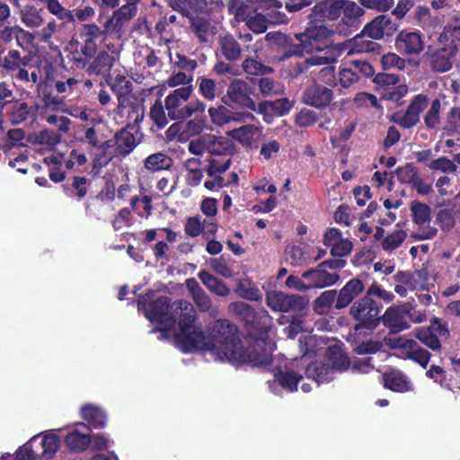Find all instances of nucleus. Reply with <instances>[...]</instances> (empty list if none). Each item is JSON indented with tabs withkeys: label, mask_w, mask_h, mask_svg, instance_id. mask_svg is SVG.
Instances as JSON below:
<instances>
[{
	"label": "nucleus",
	"mask_w": 460,
	"mask_h": 460,
	"mask_svg": "<svg viewBox=\"0 0 460 460\" xmlns=\"http://www.w3.org/2000/svg\"><path fill=\"white\" fill-rule=\"evenodd\" d=\"M34 57L31 53L22 56L16 49H11L1 62L5 73L14 81L22 84H37V92L45 107L58 109L63 98L53 94L52 88L46 81H40V70L32 64Z\"/></svg>",
	"instance_id": "nucleus-1"
},
{
	"label": "nucleus",
	"mask_w": 460,
	"mask_h": 460,
	"mask_svg": "<svg viewBox=\"0 0 460 460\" xmlns=\"http://www.w3.org/2000/svg\"><path fill=\"white\" fill-rule=\"evenodd\" d=\"M270 317L268 312L260 309L255 314L253 321L246 324L248 332L247 351L248 365L252 367L268 366L272 362V342L269 339Z\"/></svg>",
	"instance_id": "nucleus-2"
},
{
	"label": "nucleus",
	"mask_w": 460,
	"mask_h": 460,
	"mask_svg": "<svg viewBox=\"0 0 460 460\" xmlns=\"http://www.w3.org/2000/svg\"><path fill=\"white\" fill-rule=\"evenodd\" d=\"M208 342L213 346L212 352L222 351L229 360L248 365L249 354L243 349L234 323L227 319L215 321L208 329Z\"/></svg>",
	"instance_id": "nucleus-3"
},
{
	"label": "nucleus",
	"mask_w": 460,
	"mask_h": 460,
	"mask_svg": "<svg viewBox=\"0 0 460 460\" xmlns=\"http://www.w3.org/2000/svg\"><path fill=\"white\" fill-rule=\"evenodd\" d=\"M266 304L272 311L292 313L290 326L302 330L303 318L309 312V298L306 296L272 290L267 292Z\"/></svg>",
	"instance_id": "nucleus-4"
},
{
	"label": "nucleus",
	"mask_w": 460,
	"mask_h": 460,
	"mask_svg": "<svg viewBox=\"0 0 460 460\" xmlns=\"http://www.w3.org/2000/svg\"><path fill=\"white\" fill-rule=\"evenodd\" d=\"M170 6L189 19L191 32L200 43H208V37L216 34V27L208 19L194 15L207 6L206 0H170Z\"/></svg>",
	"instance_id": "nucleus-5"
},
{
	"label": "nucleus",
	"mask_w": 460,
	"mask_h": 460,
	"mask_svg": "<svg viewBox=\"0 0 460 460\" xmlns=\"http://www.w3.org/2000/svg\"><path fill=\"white\" fill-rule=\"evenodd\" d=\"M365 283L358 277L349 279L340 290L323 291L314 301L315 312L323 309H331L334 305L336 310L348 307L357 297L364 293Z\"/></svg>",
	"instance_id": "nucleus-6"
},
{
	"label": "nucleus",
	"mask_w": 460,
	"mask_h": 460,
	"mask_svg": "<svg viewBox=\"0 0 460 460\" xmlns=\"http://www.w3.org/2000/svg\"><path fill=\"white\" fill-rule=\"evenodd\" d=\"M155 291L150 289L137 297V309L143 311L145 316L151 322L164 325V329L159 331H169L173 328L174 320L171 318L174 302L171 303L170 297L161 296L155 298Z\"/></svg>",
	"instance_id": "nucleus-7"
},
{
	"label": "nucleus",
	"mask_w": 460,
	"mask_h": 460,
	"mask_svg": "<svg viewBox=\"0 0 460 460\" xmlns=\"http://www.w3.org/2000/svg\"><path fill=\"white\" fill-rule=\"evenodd\" d=\"M349 305V315L356 322V332L373 331L380 324L383 305H378L376 300L364 295L357 297Z\"/></svg>",
	"instance_id": "nucleus-8"
},
{
	"label": "nucleus",
	"mask_w": 460,
	"mask_h": 460,
	"mask_svg": "<svg viewBox=\"0 0 460 460\" xmlns=\"http://www.w3.org/2000/svg\"><path fill=\"white\" fill-rule=\"evenodd\" d=\"M255 95L251 79L245 81L234 78L227 87L226 94L222 97V102L229 107L236 105L256 111L258 104L254 101Z\"/></svg>",
	"instance_id": "nucleus-9"
},
{
	"label": "nucleus",
	"mask_w": 460,
	"mask_h": 460,
	"mask_svg": "<svg viewBox=\"0 0 460 460\" xmlns=\"http://www.w3.org/2000/svg\"><path fill=\"white\" fill-rule=\"evenodd\" d=\"M429 98L423 93L415 95L405 111H398L394 112L389 121L399 125L403 128H412L420 120V113L428 107Z\"/></svg>",
	"instance_id": "nucleus-10"
},
{
	"label": "nucleus",
	"mask_w": 460,
	"mask_h": 460,
	"mask_svg": "<svg viewBox=\"0 0 460 460\" xmlns=\"http://www.w3.org/2000/svg\"><path fill=\"white\" fill-rule=\"evenodd\" d=\"M174 341L176 346L183 352L190 353L194 350H211L213 347L201 326L178 331Z\"/></svg>",
	"instance_id": "nucleus-11"
},
{
	"label": "nucleus",
	"mask_w": 460,
	"mask_h": 460,
	"mask_svg": "<svg viewBox=\"0 0 460 460\" xmlns=\"http://www.w3.org/2000/svg\"><path fill=\"white\" fill-rule=\"evenodd\" d=\"M295 38L303 42L305 53L321 52L331 45L332 31L319 25L306 28L303 33H295Z\"/></svg>",
	"instance_id": "nucleus-12"
},
{
	"label": "nucleus",
	"mask_w": 460,
	"mask_h": 460,
	"mask_svg": "<svg viewBox=\"0 0 460 460\" xmlns=\"http://www.w3.org/2000/svg\"><path fill=\"white\" fill-rule=\"evenodd\" d=\"M193 93L192 85L173 90L164 99V107L171 120L183 121L187 119V102Z\"/></svg>",
	"instance_id": "nucleus-13"
},
{
	"label": "nucleus",
	"mask_w": 460,
	"mask_h": 460,
	"mask_svg": "<svg viewBox=\"0 0 460 460\" xmlns=\"http://www.w3.org/2000/svg\"><path fill=\"white\" fill-rule=\"evenodd\" d=\"M456 53L445 45L438 49L429 46L422 58L433 71L442 73L451 69Z\"/></svg>",
	"instance_id": "nucleus-14"
},
{
	"label": "nucleus",
	"mask_w": 460,
	"mask_h": 460,
	"mask_svg": "<svg viewBox=\"0 0 460 460\" xmlns=\"http://www.w3.org/2000/svg\"><path fill=\"white\" fill-rule=\"evenodd\" d=\"M116 146V157L125 158L141 143L143 134L136 132L131 125H125L114 134Z\"/></svg>",
	"instance_id": "nucleus-15"
},
{
	"label": "nucleus",
	"mask_w": 460,
	"mask_h": 460,
	"mask_svg": "<svg viewBox=\"0 0 460 460\" xmlns=\"http://www.w3.org/2000/svg\"><path fill=\"white\" fill-rule=\"evenodd\" d=\"M394 47L402 55L417 56L424 49V40L420 31L402 30L395 37Z\"/></svg>",
	"instance_id": "nucleus-16"
},
{
	"label": "nucleus",
	"mask_w": 460,
	"mask_h": 460,
	"mask_svg": "<svg viewBox=\"0 0 460 460\" xmlns=\"http://www.w3.org/2000/svg\"><path fill=\"white\" fill-rule=\"evenodd\" d=\"M278 61H284L292 57H301L305 53L303 42L297 41L294 36L279 32L274 37Z\"/></svg>",
	"instance_id": "nucleus-17"
},
{
	"label": "nucleus",
	"mask_w": 460,
	"mask_h": 460,
	"mask_svg": "<svg viewBox=\"0 0 460 460\" xmlns=\"http://www.w3.org/2000/svg\"><path fill=\"white\" fill-rule=\"evenodd\" d=\"M115 112L120 118L126 119V125H131L132 128H136V132L139 133V124L144 119L145 110L144 105L137 97L118 104Z\"/></svg>",
	"instance_id": "nucleus-18"
},
{
	"label": "nucleus",
	"mask_w": 460,
	"mask_h": 460,
	"mask_svg": "<svg viewBox=\"0 0 460 460\" xmlns=\"http://www.w3.org/2000/svg\"><path fill=\"white\" fill-rule=\"evenodd\" d=\"M39 105H29L22 100H15L9 105L6 116L13 125H19L31 119L35 121L38 117Z\"/></svg>",
	"instance_id": "nucleus-19"
},
{
	"label": "nucleus",
	"mask_w": 460,
	"mask_h": 460,
	"mask_svg": "<svg viewBox=\"0 0 460 460\" xmlns=\"http://www.w3.org/2000/svg\"><path fill=\"white\" fill-rule=\"evenodd\" d=\"M172 314L171 318L174 320L173 327L178 323L179 331L200 326V324L195 323L196 311L194 306L186 300L175 301Z\"/></svg>",
	"instance_id": "nucleus-20"
},
{
	"label": "nucleus",
	"mask_w": 460,
	"mask_h": 460,
	"mask_svg": "<svg viewBox=\"0 0 460 460\" xmlns=\"http://www.w3.org/2000/svg\"><path fill=\"white\" fill-rule=\"evenodd\" d=\"M302 278L308 281L311 288H323L336 284L340 279V274L330 272L327 268L321 267L319 263L315 268L302 273Z\"/></svg>",
	"instance_id": "nucleus-21"
},
{
	"label": "nucleus",
	"mask_w": 460,
	"mask_h": 460,
	"mask_svg": "<svg viewBox=\"0 0 460 460\" xmlns=\"http://www.w3.org/2000/svg\"><path fill=\"white\" fill-rule=\"evenodd\" d=\"M341 0H323L311 9L308 18L311 22L336 21L341 16Z\"/></svg>",
	"instance_id": "nucleus-22"
},
{
	"label": "nucleus",
	"mask_w": 460,
	"mask_h": 460,
	"mask_svg": "<svg viewBox=\"0 0 460 460\" xmlns=\"http://www.w3.org/2000/svg\"><path fill=\"white\" fill-rule=\"evenodd\" d=\"M333 98V92L331 88L321 84H314L308 87L303 95V101L305 104L323 109L327 107Z\"/></svg>",
	"instance_id": "nucleus-23"
},
{
	"label": "nucleus",
	"mask_w": 460,
	"mask_h": 460,
	"mask_svg": "<svg viewBox=\"0 0 460 460\" xmlns=\"http://www.w3.org/2000/svg\"><path fill=\"white\" fill-rule=\"evenodd\" d=\"M293 104L288 98H279L274 101H263L258 103L256 112L264 115V121L270 123L273 117L287 115Z\"/></svg>",
	"instance_id": "nucleus-24"
},
{
	"label": "nucleus",
	"mask_w": 460,
	"mask_h": 460,
	"mask_svg": "<svg viewBox=\"0 0 460 460\" xmlns=\"http://www.w3.org/2000/svg\"><path fill=\"white\" fill-rule=\"evenodd\" d=\"M217 52L228 62H236L242 58L243 48L230 32L220 33L217 37Z\"/></svg>",
	"instance_id": "nucleus-25"
},
{
	"label": "nucleus",
	"mask_w": 460,
	"mask_h": 460,
	"mask_svg": "<svg viewBox=\"0 0 460 460\" xmlns=\"http://www.w3.org/2000/svg\"><path fill=\"white\" fill-rule=\"evenodd\" d=\"M439 40L445 46L457 52L460 49V17L453 15L443 28Z\"/></svg>",
	"instance_id": "nucleus-26"
},
{
	"label": "nucleus",
	"mask_w": 460,
	"mask_h": 460,
	"mask_svg": "<svg viewBox=\"0 0 460 460\" xmlns=\"http://www.w3.org/2000/svg\"><path fill=\"white\" fill-rule=\"evenodd\" d=\"M380 323L389 329L390 333H398L410 327L402 312L394 306L388 307L385 314L380 315Z\"/></svg>",
	"instance_id": "nucleus-27"
},
{
	"label": "nucleus",
	"mask_w": 460,
	"mask_h": 460,
	"mask_svg": "<svg viewBox=\"0 0 460 460\" xmlns=\"http://www.w3.org/2000/svg\"><path fill=\"white\" fill-rule=\"evenodd\" d=\"M341 23L347 27L357 26L359 22V18L365 13L364 9L350 0H341Z\"/></svg>",
	"instance_id": "nucleus-28"
},
{
	"label": "nucleus",
	"mask_w": 460,
	"mask_h": 460,
	"mask_svg": "<svg viewBox=\"0 0 460 460\" xmlns=\"http://www.w3.org/2000/svg\"><path fill=\"white\" fill-rule=\"evenodd\" d=\"M305 374L307 378L315 381L318 385L328 383L334 376L332 367H329L325 360H316L310 363L305 368Z\"/></svg>",
	"instance_id": "nucleus-29"
},
{
	"label": "nucleus",
	"mask_w": 460,
	"mask_h": 460,
	"mask_svg": "<svg viewBox=\"0 0 460 460\" xmlns=\"http://www.w3.org/2000/svg\"><path fill=\"white\" fill-rule=\"evenodd\" d=\"M384 387L395 393H406L411 390V384L401 371L392 370L383 375Z\"/></svg>",
	"instance_id": "nucleus-30"
},
{
	"label": "nucleus",
	"mask_w": 460,
	"mask_h": 460,
	"mask_svg": "<svg viewBox=\"0 0 460 460\" xmlns=\"http://www.w3.org/2000/svg\"><path fill=\"white\" fill-rule=\"evenodd\" d=\"M325 362L332 367V371H344L349 368L350 360L348 355L338 346H330L325 353Z\"/></svg>",
	"instance_id": "nucleus-31"
},
{
	"label": "nucleus",
	"mask_w": 460,
	"mask_h": 460,
	"mask_svg": "<svg viewBox=\"0 0 460 460\" xmlns=\"http://www.w3.org/2000/svg\"><path fill=\"white\" fill-rule=\"evenodd\" d=\"M60 440L56 434H47L35 443L40 460H50L59 448Z\"/></svg>",
	"instance_id": "nucleus-32"
},
{
	"label": "nucleus",
	"mask_w": 460,
	"mask_h": 460,
	"mask_svg": "<svg viewBox=\"0 0 460 460\" xmlns=\"http://www.w3.org/2000/svg\"><path fill=\"white\" fill-rule=\"evenodd\" d=\"M89 180L84 176H73L68 178L66 182L62 185L63 190L69 198L83 199L88 191L87 183Z\"/></svg>",
	"instance_id": "nucleus-33"
},
{
	"label": "nucleus",
	"mask_w": 460,
	"mask_h": 460,
	"mask_svg": "<svg viewBox=\"0 0 460 460\" xmlns=\"http://www.w3.org/2000/svg\"><path fill=\"white\" fill-rule=\"evenodd\" d=\"M406 358L426 368L431 358V353L420 346L416 341H406L402 345Z\"/></svg>",
	"instance_id": "nucleus-34"
},
{
	"label": "nucleus",
	"mask_w": 460,
	"mask_h": 460,
	"mask_svg": "<svg viewBox=\"0 0 460 460\" xmlns=\"http://www.w3.org/2000/svg\"><path fill=\"white\" fill-rule=\"evenodd\" d=\"M115 58L106 50L100 51L87 68V72L98 75L109 74L114 65Z\"/></svg>",
	"instance_id": "nucleus-35"
},
{
	"label": "nucleus",
	"mask_w": 460,
	"mask_h": 460,
	"mask_svg": "<svg viewBox=\"0 0 460 460\" xmlns=\"http://www.w3.org/2000/svg\"><path fill=\"white\" fill-rule=\"evenodd\" d=\"M115 141V136L112 138L106 139L103 135V138L101 140V146L96 148L101 153L96 155L93 159L94 166H106L113 157H116L117 144Z\"/></svg>",
	"instance_id": "nucleus-36"
},
{
	"label": "nucleus",
	"mask_w": 460,
	"mask_h": 460,
	"mask_svg": "<svg viewBox=\"0 0 460 460\" xmlns=\"http://www.w3.org/2000/svg\"><path fill=\"white\" fill-rule=\"evenodd\" d=\"M198 277L210 292L218 296L226 297L231 292L229 287L223 280L215 277L207 270H200Z\"/></svg>",
	"instance_id": "nucleus-37"
},
{
	"label": "nucleus",
	"mask_w": 460,
	"mask_h": 460,
	"mask_svg": "<svg viewBox=\"0 0 460 460\" xmlns=\"http://www.w3.org/2000/svg\"><path fill=\"white\" fill-rule=\"evenodd\" d=\"M303 380V376L296 371H284L278 368L274 372V382L278 383L281 388L287 392L293 393L297 390V385Z\"/></svg>",
	"instance_id": "nucleus-38"
},
{
	"label": "nucleus",
	"mask_w": 460,
	"mask_h": 460,
	"mask_svg": "<svg viewBox=\"0 0 460 460\" xmlns=\"http://www.w3.org/2000/svg\"><path fill=\"white\" fill-rule=\"evenodd\" d=\"M172 165V158L163 152L152 154L144 160V167L150 172L170 170Z\"/></svg>",
	"instance_id": "nucleus-39"
},
{
	"label": "nucleus",
	"mask_w": 460,
	"mask_h": 460,
	"mask_svg": "<svg viewBox=\"0 0 460 460\" xmlns=\"http://www.w3.org/2000/svg\"><path fill=\"white\" fill-rule=\"evenodd\" d=\"M364 33L363 31L352 39L351 52L379 54L381 45Z\"/></svg>",
	"instance_id": "nucleus-40"
},
{
	"label": "nucleus",
	"mask_w": 460,
	"mask_h": 460,
	"mask_svg": "<svg viewBox=\"0 0 460 460\" xmlns=\"http://www.w3.org/2000/svg\"><path fill=\"white\" fill-rule=\"evenodd\" d=\"M82 418L93 429H102L107 423V415L99 407L86 404L81 409Z\"/></svg>",
	"instance_id": "nucleus-41"
},
{
	"label": "nucleus",
	"mask_w": 460,
	"mask_h": 460,
	"mask_svg": "<svg viewBox=\"0 0 460 460\" xmlns=\"http://www.w3.org/2000/svg\"><path fill=\"white\" fill-rule=\"evenodd\" d=\"M208 152L214 156H226L232 158L234 153V146L233 143L224 137H217L212 136L207 145Z\"/></svg>",
	"instance_id": "nucleus-42"
},
{
	"label": "nucleus",
	"mask_w": 460,
	"mask_h": 460,
	"mask_svg": "<svg viewBox=\"0 0 460 460\" xmlns=\"http://www.w3.org/2000/svg\"><path fill=\"white\" fill-rule=\"evenodd\" d=\"M84 135L80 137V142L87 145L91 149L101 146V140L103 138L102 129L100 122H95L93 119L89 127H84Z\"/></svg>",
	"instance_id": "nucleus-43"
},
{
	"label": "nucleus",
	"mask_w": 460,
	"mask_h": 460,
	"mask_svg": "<svg viewBox=\"0 0 460 460\" xmlns=\"http://www.w3.org/2000/svg\"><path fill=\"white\" fill-rule=\"evenodd\" d=\"M253 87L258 85L260 93L264 96H273L283 92V86L274 78L262 75L259 78H251Z\"/></svg>",
	"instance_id": "nucleus-44"
},
{
	"label": "nucleus",
	"mask_w": 460,
	"mask_h": 460,
	"mask_svg": "<svg viewBox=\"0 0 460 460\" xmlns=\"http://www.w3.org/2000/svg\"><path fill=\"white\" fill-rule=\"evenodd\" d=\"M257 132L258 128L256 126L247 124L230 130L228 136L239 142L243 146L251 147Z\"/></svg>",
	"instance_id": "nucleus-45"
},
{
	"label": "nucleus",
	"mask_w": 460,
	"mask_h": 460,
	"mask_svg": "<svg viewBox=\"0 0 460 460\" xmlns=\"http://www.w3.org/2000/svg\"><path fill=\"white\" fill-rule=\"evenodd\" d=\"M111 90L117 97L118 104L122 103L123 101L127 102L136 98L132 94V83L124 75H118L115 78Z\"/></svg>",
	"instance_id": "nucleus-46"
},
{
	"label": "nucleus",
	"mask_w": 460,
	"mask_h": 460,
	"mask_svg": "<svg viewBox=\"0 0 460 460\" xmlns=\"http://www.w3.org/2000/svg\"><path fill=\"white\" fill-rule=\"evenodd\" d=\"M228 309L231 313H233L240 321L244 323L246 326L251 321H253L255 317V314L258 310H256L250 304H247L243 301L232 302L228 305Z\"/></svg>",
	"instance_id": "nucleus-47"
},
{
	"label": "nucleus",
	"mask_w": 460,
	"mask_h": 460,
	"mask_svg": "<svg viewBox=\"0 0 460 460\" xmlns=\"http://www.w3.org/2000/svg\"><path fill=\"white\" fill-rule=\"evenodd\" d=\"M65 443L71 450L82 452L91 444V437L88 434H82L75 429L66 436Z\"/></svg>",
	"instance_id": "nucleus-48"
},
{
	"label": "nucleus",
	"mask_w": 460,
	"mask_h": 460,
	"mask_svg": "<svg viewBox=\"0 0 460 460\" xmlns=\"http://www.w3.org/2000/svg\"><path fill=\"white\" fill-rule=\"evenodd\" d=\"M44 11L33 4H26L22 11V22L31 28L39 27L43 23Z\"/></svg>",
	"instance_id": "nucleus-49"
},
{
	"label": "nucleus",
	"mask_w": 460,
	"mask_h": 460,
	"mask_svg": "<svg viewBox=\"0 0 460 460\" xmlns=\"http://www.w3.org/2000/svg\"><path fill=\"white\" fill-rule=\"evenodd\" d=\"M415 337L433 351H438L441 349V343L438 335L429 327L416 328Z\"/></svg>",
	"instance_id": "nucleus-50"
},
{
	"label": "nucleus",
	"mask_w": 460,
	"mask_h": 460,
	"mask_svg": "<svg viewBox=\"0 0 460 460\" xmlns=\"http://www.w3.org/2000/svg\"><path fill=\"white\" fill-rule=\"evenodd\" d=\"M411 211L412 221L418 225L422 226L430 221L431 209L427 204L421 203L418 200H413L411 203Z\"/></svg>",
	"instance_id": "nucleus-51"
},
{
	"label": "nucleus",
	"mask_w": 460,
	"mask_h": 460,
	"mask_svg": "<svg viewBox=\"0 0 460 460\" xmlns=\"http://www.w3.org/2000/svg\"><path fill=\"white\" fill-rule=\"evenodd\" d=\"M441 102L436 98L431 102L430 107L424 115L423 120L428 129H437L440 124Z\"/></svg>",
	"instance_id": "nucleus-52"
},
{
	"label": "nucleus",
	"mask_w": 460,
	"mask_h": 460,
	"mask_svg": "<svg viewBox=\"0 0 460 460\" xmlns=\"http://www.w3.org/2000/svg\"><path fill=\"white\" fill-rule=\"evenodd\" d=\"M242 67L246 74L257 76L269 75L274 72L272 67L253 58H245Z\"/></svg>",
	"instance_id": "nucleus-53"
},
{
	"label": "nucleus",
	"mask_w": 460,
	"mask_h": 460,
	"mask_svg": "<svg viewBox=\"0 0 460 460\" xmlns=\"http://www.w3.org/2000/svg\"><path fill=\"white\" fill-rule=\"evenodd\" d=\"M409 89L406 84H397L383 92L381 98L385 101L394 102L396 106H401L404 103L402 99L407 95Z\"/></svg>",
	"instance_id": "nucleus-54"
},
{
	"label": "nucleus",
	"mask_w": 460,
	"mask_h": 460,
	"mask_svg": "<svg viewBox=\"0 0 460 460\" xmlns=\"http://www.w3.org/2000/svg\"><path fill=\"white\" fill-rule=\"evenodd\" d=\"M458 209L456 207L440 209L436 216V222L444 231H449L456 225Z\"/></svg>",
	"instance_id": "nucleus-55"
},
{
	"label": "nucleus",
	"mask_w": 460,
	"mask_h": 460,
	"mask_svg": "<svg viewBox=\"0 0 460 460\" xmlns=\"http://www.w3.org/2000/svg\"><path fill=\"white\" fill-rule=\"evenodd\" d=\"M231 164L232 158L226 156H215L208 159V165L205 171L209 177H213L216 174H222L226 172L230 168Z\"/></svg>",
	"instance_id": "nucleus-56"
},
{
	"label": "nucleus",
	"mask_w": 460,
	"mask_h": 460,
	"mask_svg": "<svg viewBox=\"0 0 460 460\" xmlns=\"http://www.w3.org/2000/svg\"><path fill=\"white\" fill-rule=\"evenodd\" d=\"M164 102L161 100H155L150 108L149 116L154 124L159 128H164L168 124V116L165 113Z\"/></svg>",
	"instance_id": "nucleus-57"
},
{
	"label": "nucleus",
	"mask_w": 460,
	"mask_h": 460,
	"mask_svg": "<svg viewBox=\"0 0 460 460\" xmlns=\"http://www.w3.org/2000/svg\"><path fill=\"white\" fill-rule=\"evenodd\" d=\"M152 200L151 196L145 195L142 198L135 196L130 200V206L139 217L147 218L152 214Z\"/></svg>",
	"instance_id": "nucleus-58"
},
{
	"label": "nucleus",
	"mask_w": 460,
	"mask_h": 460,
	"mask_svg": "<svg viewBox=\"0 0 460 460\" xmlns=\"http://www.w3.org/2000/svg\"><path fill=\"white\" fill-rule=\"evenodd\" d=\"M364 292V295L370 297V299L376 300V298H378L385 304L393 302L395 297L392 292L383 288L376 281H373L367 288L365 287Z\"/></svg>",
	"instance_id": "nucleus-59"
},
{
	"label": "nucleus",
	"mask_w": 460,
	"mask_h": 460,
	"mask_svg": "<svg viewBox=\"0 0 460 460\" xmlns=\"http://www.w3.org/2000/svg\"><path fill=\"white\" fill-rule=\"evenodd\" d=\"M39 440V436L32 437L27 443L20 447L16 451L15 460H40L39 450L35 448V443Z\"/></svg>",
	"instance_id": "nucleus-60"
},
{
	"label": "nucleus",
	"mask_w": 460,
	"mask_h": 460,
	"mask_svg": "<svg viewBox=\"0 0 460 460\" xmlns=\"http://www.w3.org/2000/svg\"><path fill=\"white\" fill-rule=\"evenodd\" d=\"M406 237L407 233L404 230H395L382 240L381 247L385 252H393L401 246Z\"/></svg>",
	"instance_id": "nucleus-61"
},
{
	"label": "nucleus",
	"mask_w": 460,
	"mask_h": 460,
	"mask_svg": "<svg viewBox=\"0 0 460 460\" xmlns=\"http://www.w3.org/2000/svg\"><path fill=\"white\" fill-rule=\"evenodd\" d=\"M137 14V5L133 3L125 4L114 12L115 26H122Z\"/></svg>",
	"instance_id": "nucleus-62"
},
{
	"label": "nucleus",
	"mask_w": 460,
	"mask_h": 460,
	"mask_svg": "<svg viewBox=\"0 0 460 460\" xmlns=\"http://www.w3.org/2000/svg\"><path fill=\"white\" fill-rule=\"evenodd\" d=\"M234 292L239 297L249 301L258 302L262 299L261 292L258 288L246 285L243 282H239L236 285Z\"/></svg>",
	"instance_id": "nucleus-63"
},
{
	"label": "nucleus",
	"mask_w": 460,
	"mask_h": 460,
	"mask_svg": "<svg viewBox=\"0 0 460 460\" xmlns=\"http://www.w3.org/2000/svg\"><path fill=\"white\" fill-rule=\"evenodd\" d=\"M197 82L199 93L208 101L215 100L217 96L216 82L207 77H199Z\"/></svg>",
	"instance_id": "nucleus-64"
}]
</instances>
